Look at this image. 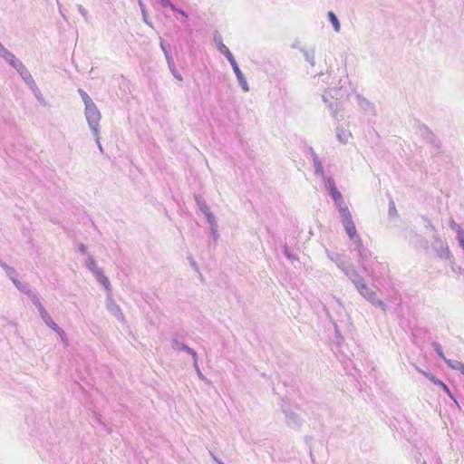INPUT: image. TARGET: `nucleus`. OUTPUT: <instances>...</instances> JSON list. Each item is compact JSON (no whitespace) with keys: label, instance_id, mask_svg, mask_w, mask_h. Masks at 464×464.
<instances>
[{"label":"nucleus","instance_id":"24","mask_svg":"<svg viewBox=\"0 0 464 464\" xmlns=\"http://www.w3.org/2000/svg\"><path fill=\"white\" fill-rule=\"evenodd\" d=\"M15 287L23 294L26 295L28 297L31 296L34 292L31 289V286L26 282H22L20 280L14 281Z\"/></svg>","mask_w":464,"mask_h":464},{"label":"nucleus","instance_id":"17","mask_svg":"<svg viewBox=\"0 0 464 464\" xmlns=\"http://www.w3.org/2000/svg\"><path fill=\"white\" fill-rule=\"evenodd\" d=\"M333 200L334 201V205L339 211L340 218L352 214L343 198V195L338 198H334Z\"/></svg>","mask_w":464,"mask_h":464},{"label":"nucleus","instance_id":"61","mask_svg":"<svg viewBox=\"0 0 464 464\" xmlns=\"http://www.w3.org/2000/svg\"><path fill=\"white\" fill-rule=\"evenodd\" d=\"M190 264L195 270H198L197 263L192 258H190Z\"/></svg>","mask_w":464,"mask_h":464},{"label":"nucleus","instance_id":"6","mask_svg":"<svg viewBox=\"0 0 464 464\" xmlns=\"http://www.w3.org/2000/svg\"><path fill=\"white\" fill-rule=\"evenodd\" d=\"M417 133L429 144H430L435 150H440L441 148V142L438 137L432 132V130L426 125L421 124L418 126Z\"/></svg>","mask_w":464,"mask_h":464},{"label":"nucleus","instance_id":"27","mask_svg":"<svg viewBox=\"0 0 464 464\" xmlns=\"http://www.w3.org/2000/svg\"><path fill=\"white\" fill-rule=\"evenodd\" d=\"M15 70L20 74V76L22 77V79L24 80V82L25 83L27 82L28 80L33 78L30 72L28 71V69L25 67V65L23 63L18 64V66L15 68Z\"/></svg>","mask_w":464,"mask_h":464},{"label":"nucleus","instance_id":"43","mask_svg":"<svg viewBox=\"0 0 464 464\" xmlns=\"http://www.w3.org/2000/svg\"><path fill=\"white\" fill-rule=\"evenodd\" d=\"M174 12L178 13L179 14H180V16H181V23L183 24H187V23L188 21V18H189L188 13L185 12L183 9L179 8L178 6L174 10Z\"/></svg>","mask_w":464,"mask_h":464},{"label":"nucleus","instance_id":"57","mask_svg":"<svg viewBox=\"0 0 464 464\" xmlns=\"http://www.w3.org/2000/svg\"><path fill=\"white\" fill-rule=\"evenodd\" d=\"M0 266L5 270V273L8 270H10L12 267V266H8L6 263H5L4 261L0 262Z\"/></svg>","mask_w":464,"mask_h":464},{"label":"nucleus","instance_id":"23","mask_svg":"<svg viewBox=\"0 0 464 464\" xmlns=\"http://www.w3.org/2000/svg\"><path fill=\"white\" fill-rule=\"evenodd\" d=\"M299 51L304 54V57L307 63H309L312 66H314L315 61H314V54L315 51L314 48L306 49L304 47H300Z\"/></svg>","mask_w":464,"mask_h":464},{"label":"nucleus","instance_id":"46","mask_svg":"<svg viewBox=\"0 0 464 464\" xmlns=\"http://www.w3.org/2000/svg\"><path fill=\"white\" fill-rule=\"evenodd\" d=\"M6 276L10 278V280L14 284V281L16 282L17 279V272L14 267H11L10 270H8L6 273Z\"/></svg>","mask_w":464,"mask_h":464},{"label":"nucleus","instance_id":"13","mask_svg":"<svg viewBox=\"0 0 464 464\" xmlns=\"http://www.w3.org/2000/svg\"><path fill=\"white\" fill-rule=\"evenodd\" d=\"M356 100L358 102V105L362 110H363L365 112L371 114L372 116H376V110L374 104L364 98L361 94L356 95Z\"/></svg>","mask_w":464,"mask_h":464},{"label":"nucleus","instance_id":"63","mask_svg":"<svg viewBox=\"0 0 464 464\" xmlns=\"http://www.w3.org/2000/svg\"><path fill=\"white\" fill-rule=\"evenodd\" d=\"M292 47H293V48H298V49L300 48V47H298V46H297V44H294L292 45Z\"/></svg>","mask_w":464,"mask_h":464},{"label":"nucleus","instance_id":"14","mask_svg":"<svg viewBox=\"0 0 464 464\" xmlns=\"http://www.w3.org/2000/svg\"><path fill=\"white\" fill-rule=\"evenodd\" d=\"M0 57L5 59L12 67L14 69L20 64L22 62L17 59L14 53L8 51L2 44H0Z\"/></svg>","mask_w":464,"mask_h":464},{"label":"nucleus","instance_id":"19","mask_svg":"<svg viewBox=\"0 0 464 464\" xmlns=\"http://www.w3.org/2000/svg\"><path fill=\"white\" fill-rule=\"evenodd\" d=\"M97 279V281L102 284L107 292L111 291V284L107 276H104L102 270L101 268L97 269L92 273Z\"/></svg>","mask_w":464,"mask_h":464},{"label":"nucleus","instance_id":"10","mask_svg":"<svg viewBox=\"0 0 464 464\" xmlns=\"http://www.w3.org/2000/svg\"><path fill=\"white\" fill-rule=\"evenodd\" d=\"M40 317L48 327L53 329L60 336L62 342L65 343L66 334L64 331L61 327H59L56 323L53 321L50 314L45 311L40 314Z\"/></svg>","mask_w":464,"mask_h":464},{"label":"nucleus","instance_id":"55","mask_svg":"<svg viewBox=\"0 0 464 464\" xmlns=\"http://www.w3.org/2000/svg\"><path fill=\"white\" fill-rule=\"evenodd\" d=\"M78 251H79L80 253H82V254H85V253H86V251H87V247H86V246H85L84 244H82V243L79 244V246H78Z\"/></svg>","mask_w":464,"mask_h":464},{"label":"nucleus","instance_id":"49","mask_svg":"<svg viewBox=\"0 0 464 464\" xmlns=\"http://www.w3.org/2000/svg\"><path fill=\"white\" fill-rule=\"evenodd\" d=\"M26 85L31 89L33 92H38V87L34 80V78H31L27 81Z\"/></svg>","mask_w":464,"mask_h":464},{"label":"nucleus","instance_id":"33","mask_svg":"<svg viewBox=\"0 0 464 464\" xmlns=\"http://www.w3.org/2000/svg\"><path fill=\"white\" fill-rule=\"evenodd\" d=\"M447 364L451 369L458 370L461 372V374L464 375V363L462 362L457 361V360H450V361H447Z\"/></svg>","mask_w":464,"mask_h":464},{"label":"nucleus","instance_id":"16","mask_svg":"<svg viewBox=\"0 0 464 464\" xmlns=\"http://www.w3.org/2000/svg\"><path fill=\"white\" fill-rule=\"evenodd\" d=\"M194 198L197 206L198 207L199 210L205 215L206 218L211 219L214 215L212 214L208 204L206 203L204 198L200 194H196L194 196Z\"/></svg>","mask_w":464,"mask_h":464},{"label":"nucleus","instance_id":"4","mask_svg":"<svg viewBox=\"0 0 464 464\" xmlns=\"http://www.w3.org/2000/svg\"><path fill=\"white\" fill-rule=\"evenodd\" d=\"M433 243L432 248L436 252L437 256L440 259L449 260L451 262L453 259V256L450 250V247L447 243L443 242L438 233L433 234L432 236Z\"/></svg>","mask_w":464,"mask_h":464},{"label":"nucleus","instance_id":"37","mask_svg":"<svg viewBox=\"0 0 464 464\" xmlns=\"http://www.w3.org/2000/svg\"><path fill=\"white\" fill-rule=\"evenodd\" d=\"M85 266L92 273L94 271H96L97 269H99V267L97 266L96 261L94 260V258L92 256H87V259L85 261Z\"/></svg>","mask_w":464,"mask_h":464},{"label":"nucleus","instance_id":"35","mask_svg":"<svg viewBox=\"0 0 464 464\" xmlns=\"http://www.w3.org/2000/svg\"><path fill=\"white\" fill-rule=\"evenodd\" d=\"M431 346L433 348V350L436 352V353L438 354V356L442 359L446 363H447V361H450V359H447L443 351H442V347L441 345L437 343V342H433L431 343Z\"/></svg>","mask_w":464,"mask_h":464},{"label":"nucleus","instance_id":"5","mask_svg":"<svg viewBox=\"0 0 464 464\" xmlns=\"http://www.w3.org/2000/svg\"><path fill=\"white\" fill-rule=\"evenodd\" d=\"M358 292L372 305L381 308L383 311L387 310V305L383 301L377 297L376 292L372 290L366 283H363L360 287L357 288Z\"/></svg>","mask_w":464,"mask_h":464},{"label":"nucleus","instance_id":"7","mask_svg":"<svg viewBox=\"0 0 464 464\" xmlns=\"http://www.w3.org/2000/svg\"><path fill=\"white\" fill-rule=\"evenodd\" d=\"M282 410L285 414L287 426L291 429L298 430L302 426V419L300 416L288 406L283 407Z\"/></svg>","mask_w":464,"mask_h":464},{"label":"nucleus","instance_id":"8","mask_svg":"<svg viewBox=\"0 0 464 464\" xmlns=\"http://www.w3.org/2000/svg\"><path fill=\"white\" fill-rule=\"evenodd\" d=\"M341 223L343 224L344 231L346 232L351 241H353L360 237L355 224L353 220L352 214L341 218Z\"/></svg>","mask_w":464,"mask_h":464},{"label":"nucleus","instance_id":"20","mask_svg":"<svg viewBox=\"0 0 464 464\" xmlns=\"http://www.w3.org/2000/svg\"><path fill=\"white\" fill-rule=\"evenodd\" d=\"M97 279V281L102 284L107 292L111 291V284L107 276H104L102 270L101 268L97 269L92 273Z\"/></svg>","mask_w":464,"mask_h":464},{"label":"nucleus","instance_id":"64","mask_svg":"<svg viewBox=\"0 0 464 464\" xmlns=\"http://www.w3.org/2000/svg\"><path fill=\"white\" fill-rule=\"evenodd\" d=\"M214 459H215V460H216L218 464H224L222 461L218 460L216 458H214Z\"/></svg>","mask_w":464,"mask_h":464},{"label":"nucleus","instance_id":"1","mask_svg":"<svg viewBox=\"0 0 464 464\" xmlns=\"http://www.w3.org/2000/svg\"><path fill=\"white\" fill-rule=\"evenodd\" d=\"M84 115L92 133L95 138H98V134H100V121L102 119V115L96 104L92 103L86 106Z\"/></svg>","mask_w":464,"mask_h":464},{"label":"nucleus","instance_id":"15","mask_svg":"<svg viewBox=\"0 0 464 464\" xmlns=\"http://www.w3.org/2000/svg\"><path fill=\"white\" fill-rule=\"evenodd\" d=\"M323 180L324 182L325 189L328 191L333 199L342 196V193L338 190L333 177L328 176Z\"/></svg>","mask_w":464,"mask_h":464},{"label":"nucleus","instance_id":"9","mask_svg":"<svg viewBox=\"0 0 464 464\" xmlns=\"http://www.w3.org/2000/svg\"><path fill=\"white\" fill-rule=\"evenodd\" d=\"M171 347L176 351L185 352L192 357H196L197 352L183 343V336L181 334H174L171 340Z\"/></svg>","mask_w":464,"mask_h":464},{"label":"nucleus","instance_id":"54","mask_svg":"<svg viewBox=\"0 0 464 464\" xmlns=\"http://www.w3.org/2000/svg\"><path fill=\"white\" fill-rule=\"evenodd\" d=\"M328 256H329V257H330L333 261H334V262H335V264H336V265H337V263H338V262H340V261H343V260L341 258L340 255H338V254H335L334 256H330V255H328Z\"/></svg>","mask_w":464,"mask_h":464},{"label":"nucleus","instance_id":"40","mask_svg":"<svg viewBox=\"0 0 464 464\" xmlns=\"http://www.w3.org/2000/svg\"><path fill=\"white\" fill-rule=\"evenodd\" d=\"M351 134L350 133H347L345 130H340L339 128L337 129V139L338 140L343 143V144H345L347 143L348 141V137L350 136Z\"/></svg>","mask_w":464,"mask_h":464},{"label":"nucleus","instance_id":"42","mask_svg":"<svg viewBox=\"0 0 464 464\" xmlns=\"http://www.w3.org/2000/svg\"><path fill=\"white\" fill-rule=\"evenodd\" d=\"M453 225L458 227V229H457V238L459 240V246H461V248L464 251V232H463V230L461 229V227L459 225H457L454 222H453Z\"/></svg>","mask_w":464,"mask_h":464},{"label":"nucleus","instance_id":"34","mask_svg":"<svg viewBox=\"0 0 464 464\" xmlns=\"http://www.w3.org/2000/svg\"><path fill=\"white\" fill-rule=\"evenodd\" d=\"M29 298L31 299L32 303L35 305V307L37 308L38 312H39V314H43L44 312H45L46 310L44 309V305L42 304V303L40 302L37 295L35 293H34L33 295H31V296H29Z\"/></svg>","mask_w":464,"mask_h":464},{"label":"nucleus","instance_id":"38","mask_svg":"<svg viewBox=\"0 0 464 464\" xmlns=\"http://www.w3.org/2000/svg\"><path fill=\"white\" fill-rule=\"evenodd\" d=\"M160 49L162 50L165 58L168 59V57H172V54L170 53V45L164 40L160 39Z\"/></svg>","mask_w":464,"mask_h":464},{"label":"nucleus","instance_id":"3","mask_svg":"<svg viewBox=\"0 0 464 464\" xmlns=\"http://www.w3.org/2000/svg\"><path fill=\"white\" fill-rule=\"evenodd\" d=\"M337 266L344 273V275L352 281L356 289L365 283L363 277L359 274L355 266L346 261H340Z\"/></svg>","mask_w":464,"mask_h":464},{"label":"nucleus","instance_id":"62","mask_svg":"<svg viewBox=\"0 0 464 464\" xmlns=\"http://www.w3.org/2000/svg\"><path fill=\"white\" fill-rule=\"evenodd\" d=\"M343 87V80L341 79L340 82H339V85L336 86L334 89H335V91L336 90H341Z\"/></svg>","mask_w":464,"mask_h":464},{"label":"nucleus","instance_id":"36","mask_svg":"<svg viewBox=\"0 0 464 464\" xmlns=\"http://www.w3.org/2000/svg\"><path fill=\"white\" fill-rule=\"evenodd\" d=\"M138 3H139V6L140 8V11H141V14H142V20L143 22L150 25V27H152V24L148 20V14H147V11H146V5L145 4L142 2V0H138Z\"/></svg>","mask_w":464,"mask_h":464},{"label":"nucleus","instance_id":"31","mask_svg":"<svg viewBox=\"0 0 464 464\" xmlns=\"http://www.w3.org/2000/svg\"><path fill=\"white\" fill-rule=\"evenodd\" d=\"M327 15H328L329 21L331 22L334 31L337 33L340 32L341 24H340L339 19L335 15V14L333 11H329Z\"/></svg>","mask_w":464,"mask_h":464},{"label":"nucleus","instance_id":"41","mask_svg":"<svg viewBox=\"0 0 464 464\" xmlns=\"http://www.w3.org/2000/svg\"><path fill=\"white\" fill-rule=\"evenodd\" d=\"M78 92L82 97L85 107L89 104L94 103L92 98L88 95V93L85 91H83L82 89H78Z\"/></svg>","mask_w":464,"mask_h":464},{"label":"nucleus","instance_id":"2","mask_svg":"<svg viewBox=\"0 0 464 464\" xmlns=\"http://www.w3.org/2000/svg\"><path fill=\"white\" fill-rule=\"evenodd\" d=\"M355 245V250L358 252V263L362 270V272L374 278L373 273L372 269L369 267L367 264V260L371 253L363 246L362 238L359 237L353 241H352Z\"/></svg>","mask_w":464,"mask_h":464},{"label":"nucleus","instance_id":"25","mask_svg":"<svg viewBox=\"0 0 464 464\" xmlns=\"http://www.w3.org/2000/svg\"><path fill=\"white\" fill-rule=\"evenodd\" d=\"M323 101L328 104V108L331 111L332 116L336 117V114L338 111V107H339V102H337V98L334 102H330L328 100V97L324 93V94H323Z\"/></svg>","mask_w":464,"mask_h":464},{"label":"nucleus","instance_id":"51","mask_svg":"<svg viewBox=\"0 0 464 464\" xmlns=\"http://www.w3.org/2000/svg\"><path fill=\"white\" fill-rule=\"evenodd\" d=\"M450 264H451V269H452L453 272L459 273V274H463L464 273V270L459 266H455L453 264L452 260H451Z\"/></svg>","mask_w":464,"mask_h":464},{"label":"nucleus","instance_id":"52","mask_svg":"<svg viewBox=\"0 0 464 464\" xmlns=\"http://www.w3.org/2000/svg\"><path fill=\"white\" fill-rule=\"evenodd\" d=\"M35 98L41 102V103H45L44 102V96L42 94V92H40V90L38 89V92H34Z\"/></svg>","mask_w":464,"mask_h":464},{"label":"nucleus","instance_id":"44","mask_svg":"<svg viewBox=\"0 0 464 464\" xmlns=\"http://www.w3.org/2000/svg\"><path fill=\"white\" fill-rule=\"evenodd\" d=\"M421 219L423 221L424 227L428 229H430L431 231L435 233H438L435 227L432 225L431 221L426 216H422Z\"/></svg>","mask_w":464,"mask_h":464},{"label":"nucleus","instance_id":"18","mask_svg":"<svg viewBox=\"0 0 464 464\" xmlns=\"http://www.w3.org/2000/svg\"><path fill=\"white\" fill-rule=\"evenodd\" d=\"M97 279V281L102 284L107 292L111 291V284L107 276H104L102 270L101 268L97 269L92 273Z\"/></svg>","mask_w":464,"mask_h":464},{"label":"nucleus","instance_id":"56","mask_svg":"<svg viewBox=\"0 0 464 464\" xmlns=\"http://www.w3.org/2000/svg\"><path fill=\"white\" fill-rule=\"evenodd\" d=\"M415 369L421 374H423L425 377H427L428 374H432V372H427V371H424L422 369H420V367H418L417 365H415Z\"/></svg>","mask_w":464,"mask_h":464},{"label":"nucleus","instance_id":"21","mask_svg":"<svg viewBox=\"0 0 464 464\" xmlns=\"http://www.w3.org/2000/svg\"><path fill=\"white\" fill-rule=\"evenodd\" d=\"M97 279V281L102 284L107 292L111 291V284L107 276H104L102 270L101 268L97 269L92 273Z\"/></svg>","mask_w":464,"mask_h":464},{"label":"nucleus","instance_id":"48","mask_svg":"<svg viewBox=\"0 0 464 464\" xmlns=\"http://www.w3.org/2000/svg\"><path fill=\"white\" fill-rule=\"evenodd\" d=\"M77 8H78L79 13L84 18L85 22H88V20H89V18H88V11L82 5H77Z\"/></svg>","mask_w":464,"mask_h":464},{"label":"nucleus","instance_id":"50","mask_svg":"<svg viewBox=\"0 0 464 464\" xmlns=\"http://www.w3.org/2000/svg\"><path fill=\"white\" fill-rule=\"evenodd\" d=\"M427 378L433 382L435 385H438L440 387V384H442V381L438 379L433 373L428 374Z\"/></svg>","mask_w":464,"mask_h":464},{"label":"nucleus","instance_id":"60","mask_svg":"<svg viewBox=\"0 0 464 464\" xmlns=\"http://www.w3.org/2000/svg\"><path fill=\"white\" fill-rule=\"evenodd\" d=\"M310 151H311L313 162H314V157H318V155L314 151V150L312 148H310Z\"/></svg>","mask_w":464,"mask_h":464},{"label":"nucleus","instance_id":"30","mask_svg":"<svg viewBox=\"0 0 464 464\" xmlns=\"http://www.w3.org/2000/svg\"><path fill=\"white\" fill-rule=\"evenodd\" d=\"M108 309L111 311V313L117 317L119 320L123 319V314L121 311V308L118 304H116L114 302H111L108 304Z\"/></svg>","mask_w":464,"mask_h":464},{"label":"nucleus","instance_id":"45","mask_svg":"<svg viewBox=\"0 0 464 464\" xmlns=\"http://www.w3.org/2000/svg\"><path fill=\"white\" fill-rule=\"evenodd\" d=\"M388 214L390 218L398 216L396 206L393 200H390Z\"/></svg>","mask_w":464,"mask_h":464},{"label":"nucleus","instance_id":"32","mask_svg":"<svg viewBox=\"0 0 464 464\" xmlns=\"http://www.w3.org/2000/svg\"><path fill=\"white\" fill-rule=\"evenodd\" d=\"M207 220L210 227L211 235H212L214 240L216 241L219 236L218 232V224L216 221V218L213 216L211 219H207Z\"/></svg>","mask_w":464,"mask_h":464},{"label":"nucleus","instance_id":"58","mask_svg":"<svg viewBox=\"0 0 464 464\" xmlns=\"http://www.w3.org/2000/svg\"><path fill=\"white\" fill-rule=\"evenodd\" d=\"M285 255L286 256V257L288 259H291V260L295 259V256L294 255L290 254V252H289L287 247L285 248Z\"/></svg>","mask_w":464,"mask_h":464},{"label":"nucleus","instance_id":"26","mask_svg":"<svg viewBox=\"0 0 464 464\" xmlns=\"http://www.w3.org/2000/svg\"><path fill=\"white\" fill-rule=\"evenodd\" d=\"M323 101L328 104V108L331 111L332 116L336 117V114L338 111V107H339V102H337V98L334 102H330L328 100V97L324 93V94H323Z\"/></svg>","mask_w":464,"mask_h":464},{"label":"nucleus","instance_id":"53","mask_svg":"<svg viewBox=\"0 0 464 464\" xmlns=\"http://www.w3.org/2000/svg\"><path fill=\"white\" fill-rule=\"evenodd\" d=\"M440 387L450 397V398H453L451 392H450V388L448 387L447 384H445L443 382H442V384L440 385Z\"/></svg>","mask_w":464,"mask_h":464},{"label":"nucleus","instance_id":"47","mask_svg":"<svg viewBox=\"0 0 464 464\" xmlns=\"http://www.w3.org/2000/svg\"><path fill=\"white\" fill-rule=\"evenodd\" d=\"M162 7H169L172 11L176 9V5H173L170 0H159Z\"/></svg>","mask_w":464,"mask_h":464},{"label":"nucleus","instance_id":"12","mask_svg":"<svg viewBox=\"0 0 464 464\" xmlns=\"http://www.w3.org/2000/svg\"><path fill=\"white\" fill-rule=\"evenodd\" d=\"M229 63L231 64L232 66V69L237 76V79L238 81V83L239 85L241 86V88L243 89L244 92H248L249 91V86H248V83L246 80V77L244 76L243 72H241V70L239 69V66L236 61V59H233L229 62Z\"/></svg>","mask_w":464,"mask_h":464},{"label":"nucleus","instance_id":"11","mask_svg":"<svg viewBox=\"0 0 464 464\" xmlns=\"http://www.w3.org/2000/svg\"><path fill=\"white\" fill-rule=\"evenodd\" d=\"M213 40L218 50L227 59L228 62L235 59L229 49L223 44L222 35L218 32H215Z\"/></svg>","mask_w":464,"mask_h":464},{"label":"nucleus","instance_id":"59","mask_svg":"<svg viewBox=\"0 0 464 464\" xmlns=\"http://www.w3.org/2000/svg\"><path fill=\"white\" fill-rule=\"evenodd\" d=\"M96 142H97V145H98V148L100 150L101 152H103V150H102V144L100 142V136L98 135V138H96Z\"/></svg>","mask_w":464,"mask_h":464},{"label":"nucleus","instance_id":"28","mask_svg":"<svg viewBox=\"0 0 464 464\" xmlns=\"http://www.w3.org/2000/svg\"><path fill=\"white\" fill-rule=\"evenodd\" d=\"M313 164L314 167L315 175L321 177L323 179H324V178H327V176H325L324 174V169L319 157H314V162H313Z\"/></svg>","mask_w":464,"mask_h":464},{"label":"nucleus","instance_id":"22","mask_svg":"<svg viewBox=\"0 0 464 464\" xmlns=\"http://www.w3.org/2000/svg\"><path fill=\"white\" fill-rule=\"evenodd\" d=\"M97 279V281L102 284L107 292L111 291V284L107 276H104L102 270L101 268L97 269L92 273Z\"/></svg>","mask_w":464,"mask_h":464},{"label":"nucleus","instance_id":"39","mask_svg":"<svg viewBox=\"0 0 464 464\" xmlns=\"http://www.w3.org/2000/svg\"><path fill=\"white\" fill-rule=\"evenodd\" d=\"M192 359H193V366H194V368H195V370H196V372H197V374H198V378H199L200 380L204 381V382H208L207 378H206V377H205V375L201 372L200 368H199V366H198V353L196 354V357H192Z\"/></svg>","mask_w":464,"mask_h":464},{"label":"nucleus","instance_id":"29","mask_svg":"<svg viewBox=\"0 0 464 464\" xmlns=\"http://www.w3.org/2000/svg\"><path fill=\"white\" fill-rule=\"evenodd\" d=\"M166 61H167V63H168V67H169V71L171 72L172 75L177 80L182 81L183 78H182L181 74L176 69V65H175L173 57H168V59H166Z\"/></svg>","mask_w":464,"mask_h":464}]
</instances>
